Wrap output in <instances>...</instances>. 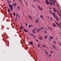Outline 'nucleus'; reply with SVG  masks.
<instances>
[{
    "label": "nucleus",
    "instance_id": "nucleus-1",
    "mask_svg": "<svg viewBox=\"0 0 61 61\" xmlns=\"http://www.w3.org/2000/svg\"><path fill=\"white\" fill-rule=\"evenodd\" d=\"M46 4L47 5H50V3L49 2V1H48L47 0H46Z\"/></svg>",
    "mask_w": 61,
    "mask_h": 61
},
{
    "label": "nucleus",
    "instance_id": "nucleus-2",
    "mask_svg": "<svg viewBox=\"0 0 61 61\" xmlns=\"http://www.w3.org/2000/svg\"><path fill=\"white\" fill-rule=\"evenodd\" d=\"M53 27H56V24H55V23H53Z\"/></svg>",
    "mask_w": 61,
    "mask_h": 61
},
{
    "label": "nucleus",
    "instance_id": "nucleus-3",
    "mask_svg": "<svg viewBox=\"0 0 61 61\" xmlns=\"http://www.w3.org/2000/svg\"><path fill=\"white\" fill-rule=\"evenodd\" d=\"M29 44H30V45H31L32 46L33 45V42H29Z\"/></svg>",
    "mask_w": 61,
    "mask_h": 61
},
{
    "label": "nucleus",
    "instance_id": "nucleus-4",
    "mask_svg": "<svg viewBox=\"0 0 61 61\" xmlns=\"http://www.w3.org/2000/svg\"><path fill=\"white\" fill-rule=\"evenodd\" d=\"M28 16L29 18L30 19V20H31L32 19V17L31 16L29 15Z\"/></svg>",
    "mask_w": 61,
    "mask_h": 61
},
{
    "label": "nucleus",
    "instance_id": "nucleus-5",
    "mask_svg": "<svg viewBox=\"0 0 61 61\" xmlns=\"http://www.w3.org/2000/svg\"><path fill=\"white\" fill-rule=\"evenodd\" d=\"M52 47H53V48H54V49H56V47H55V46H54V45H52Z\"/></svg>",
    "mask_w": 61,
    "mask_h": 61
},
{
    "label": "nucleus",
    "instance_id": "nucleus-6",
    "mask_svg": "<svg viewBox=\"0 0 61 61\" xmlns=\"http://www.w3.org/2000/svg\"><path fill=\"white\" fill-rule=\"evenodd\" d=\"M9 6L10 7V8L11 7H12L13 6H12V5H10V4H9Z\"/></svg>",
    "mask_w": 61,
    "mask_h": 61
},
{
    "label": "nucleus",
    "instance_id": "nucleus-7",
    "mask_svg": "<svg viewBox=\"0 0 61 61\" xmlns=\"http://www.w3.org/2000/svg\"><path fill=\"white\" fill-rule=\"evenodd\" d=\"M40 44H38L37 45V47L38 48L40 47Z\"/></svg>",
    "mask_w": 61,
    "mask_h": 61
},
{
    "label": "nucleus",
    "instance_id": "nucleus-8",
    "mask_svg": "<svg viewBox=\"0 0 61 61\" xmlns=\"http://www.w3.org/2000/svg\"><path fill=\"white\" fill-rule=\"evenodd\" d=\"M24 29H24V31H25V32H28V30H26L25 28H24Z\"/></svg>",
    "mask_w": 61,
    "mask_h": 61
},
{
    "label": "nucleus",
    "instance_id": "nucleus-9",
    "mask_svg": "<svg viewBox=\"0 0 61 61\" xmlns=\"http://www.w3.org/2000/svg\"><path fill=\"white\" fill-rule=\"evenodd\" d=\"M39 9H40V10H41V11H42L43 10V9H42V8H41V7H40L39 8Z\"/></svg>",
    "mask_w": 61,
    "mask_h": 61
},
{
    "label": "nucleus",
    "instance_id": "nucleus-10",
    "mask_svg": "<svg viewBox=\"0 0 61 61\" xmlns=\"http://www.w3.org/2000/svg\"><path fill=\"white\" fill-rule=\"evenodd\" d=\"M48 28H49V29H50V30L51 31V30H52V28H51V27H50V28L48 27Z\"/></svg>",
    "mask_w": 61,
    "mask_h": 61
},
{
    "label": "nucleus",
    "instance_id": "nucleus-11",
    "mask_svg": "<svg viewBox=\"0 0 61 61\" xmlns=\"http://www.w3.org/2000/svg\"><path fill=\"white\" fill-rule=\"evenodd\" d=\"M20 29H21V28L22 29H23V27H22V26L21 25L20 27Z\"/></svg>",
    "mask_w": 61,
    "mask_h": 61
},
{
    "label": "nucleus",
    "instance_id": "nucleus-12",
    "mask_svg": "<svg viewBox=\"0 0 61 61\" xmlns=\"http://www.w3.org/2000/svg\"><path fill=\"white\" fill-rule=\"evenodd\" d=\"M32 32L33 33H34V34H35V33H36V32H35V31L34 30H32Z\"/></svg>",
    "mask_w": 61,
    "mask_h": 61
},
{
    "label": "nucleus",
    "instance_id": "nucleus-13",
    "mask_svg": "<svg viewBox=\"0 0 61 61\" xmlns=\"http://www.w3.org/2000/svg\"><path fill=\"white\" fill-rule=\"evenodd\" d=\"M8 12H9V13H10V10L9 9H8Z\"/></svg>",
    "mask_w": 61,
    "mask_h": 61
},
{
    "label": "nucleus",
    "instance_id": "nucleus-14",
    "mask_svg": "<svg viewBox=\"0 0 61 61\" xmlns=\"http://www.w3.org/2000/svg\"><path fill=\"white\" fill-rule=\"evenodd\" d=\"M44 38H45V39H47V36L46 35L45 36Z\"/></svg>",
    "mask_w": 61,
    "mask_h": 61
},
{
    "label": "nucleus",
    "instance_id": "nucleus-15",
    "mask_svg": "<svg viewBox=\"0 0 61 61\" xmlns=\"http://www.w3.org/2000/svg\"><path fill=\"white\" fill-rule=\"evenodd\" d=\"M52 14L53 16H54L55 15V13L54 12H53L52 13Z\"/></svg>",
    "mask_w": 61,
    "mask_h": 61
},
{
    "label": "nucleus",
    "instance_id": "nucleus-16",
    "mask_svg": "<svg viewBox=\"0 0 61 61\" xmlns=\"http://www.w3.org/2000/svg\"><path fill=\"white\" fill-rule=\"evenodd\" d=\"M40 17H41V18H42V19H43V17L42 15H40Z\"/></svg>",
    "mask_w": 61,
    "mask_h": 61
},
{
    "label": "nucleus",
    "instance_id": "nucleus-17",
    "mask_svg": "<svg viewBox=\"0 0 61 61\" xmlns=\"http://www.w3.org/2000/svg\"><path fill=\"white\" fill-rule=\"evenodd\" d=\"M10 9L11 10H13V7L12 6L11 7H10Z\"/></svg>",
    "mask_w": 61,
    "mask_h": 61
},
{
    "label": "nucleus",
    "instance_id": "nucleus-18",
    "mask_svg": "<svg viewBox=\"0 0 61 61\" xmlns=\"http://www.w3.org/2000/svg\"><path fill=\"white\" fill-rule=\"evenodd\" d=\"M40 31H41V30L39 29H38V32H39Z\"/></svg>",
    "mask_w": 61,
    "mask_h": 61
},
{
    "label": "nucleus",
    "instance_id": "nucleus-19",
    "mask_svg": "<svg viewBox=\"0 0 61 61\" xmlns=\"http://www.w3.org/2000/svg\"><path fill=\"white\" fill-rule=\"evenodd\" d=\"M40 28L41 29V30H43V27H41V28Z\"/></svg>",
    "mask_w": 61,
    "mask_h": 61
},
{
    "label": "nucleus",
    "instance_id": "nucleus-20",
    "mask_svg": "<svg viewBox=\"0 0 61 61\" xmlns=\"http://www.w3.org/2000/svg\"><path fill=\"white\" fill-rule=\"evenodd\" d=\"M37 23H38V22H39V20L38 19H37Z\"/></svg>",
    "mask_w": 61,
    "mask_h": 61
},
{
    "label": "nucleus",
    "instance_id": "nucleus-21",
    "mask_svg": "<svg viewBox=\"0 0 61 61\" xmlns=\"http://www.w3.org/2000/svg\"><path fill=\"white\" fill-rule=\"evenodd\" d=\"M17 7L18 8V10H19V8H20V7L19 6H18Z\"/></svg>",
    "mask_w": 61,
    "mask_h": 61
},
{
    "label": "nucleus",
    "instance_id": "nucleus-22",
    "mask_svg": "<svg viewBox=\"0 0 61 61\" xmlns=\"http://www.w3.org/2000/svg\"><path fill=\"white\" fill-rule=\"evenodd\" d=\"M55 18H56V17H57V16L56 15H54V16H53Z\"/></svg>",
    "mask_w": 61,
    "mask_h": 61
},
{
    "label": "nucleus",
    "instance_id": "nucleus-23",
    "mask_svg": "<svg viewBox=\"0 0 61 61\" xmlns=\"http://www.w3.org/2000/svg\"><path fill=\"white\" fill-rule=\"evenodd\" d=\"M50 4L51 5H53V3H52L50 2Z\"/></svg>",
    "mask_w": 61,
    "mask_h": 61
},
{
    "label": "nucleus",
    "instance_id": "nucleus-24",
    "mask_svg": "<svg viewBox=\"0 0 61 61\" xmlns=\"http://www.w3.org/2000/svg\"><path fill=\"white\" fill-rule=\"evenodd\" d=\"M30 36H34V34H30Z\"/></svg>",
    "mask_w": 61,
    "mask_h": 61
},
{
    "label": "nucleus",
    "instance_id": "nucleus-25",
    "mask_svg": "<svg viewBox=\"0 0 61 61\" xmlns=\"http://www.w3.org/2000/svg\"><path fill=\"white\" fill-rule=\"evenodd\" d=\"M17 5V4L16 3H15V5H14V6H15L16 5Z\"/></svg>",
    "mask_w": 61,
    "mask_h": 61
},
{
    "label": "nucleus",
    "instance_id": "nucleus-26",
    "mask_svg": "<svg viewBox=\"0 0 61 61\" xmlns=\"http://www.w3.org/2000/svg\"><path fill=\"white\" fill-rule=\"evenodd\" d=\"M45 51L46 52V54L47 55V54H48V52H47L46 51V50Z\"/></svg>",
    "mask_w": 61,
    "mask_h": 61
},
{
    "label": "nucleus",
    "instance_id": "nucleus-27",
    "mask_svg": "<svg viewBox=\"0 0 61 61\" xmlns=\"http://www.w3.org/2000/svg\"><path fill=\"white\" fill-rule=\"evenodd\" d=\"M50 14H52V11L50 10Z\"/></svg>",
    "mask_w": 61,
    "mask_h": 61
},
{
    "label": "nucleus",
    "instance_id": "nucleus-28",
    "mask_svg": "<svg viewBox=\"0 0 61 61\" xmlns=\"http://www.w3.org/2000/svg\"><path fill=\"white\" fill-rule=\"evenodd\" d=\"M13 14L14 15H15V12H14V13H13Z\"/></svg>",
    "mask_w": 61,
    "mask_h": 61
},
{
    "label": "nucleus",
    "instance_id": "nucleus-29",
    "mask_svg": "<svg viewBox=\"0 0 61 61\" xmlns=\"http://www.w3.org/2000/svg\"><path fill=\"white\" fill-rule=\"evenodd\" d=\"M39 39H40V40H42V38L41 37L39 38Z\"/></svg>",
    "mask_w": 61,
    "mask_h": 61
},
{
    "label": "nucleus",
    "instance_id": "nucleus-30",
    "mask_svg": "<svg viewBox=\"0 0 61 61\" xmlns=\"http://www.w3.org/2000/svg\"><path fill=\"white\" fill-rule=\"evenodd\" d=\"M53 43H54L55 44H56V42L55 41H53Z\"/></svg>",
    "mask_w": 61,
    "mask_h": 61
},
{
    "label": "nucleus",
    "instance_id": "nucleus-31",
    "mask_svg": "<svg viewBox=\"0 0 61 61\" xmlns=\"http://www.w3.org/2000/svg\"><path fill=\"white\" fill-rule=\"evenodd\" d=\"M50 38L51 39H53V37H52L51 36Z\"/></svg>",
    "mask_w": 61,
    "mask_h": 61
},
{
    "label": "nucleus",
    "instance_id": "nucleus-32",
    "mask_svg": "<svg viewBox=\"0 0 61 61\" xmlns=\"http://www.w3.org/2000/svg\"><path fill=\"white\" fill-rule=\"evenodd\" d=\"M7 2L8 3V4H9V0H7Z\"/></svg>",
    "mask_w": 61,
    "mask_h": 61
},
{
    "label": "nucleus",
    "instance_id": "nucleus-33",
    "mask_svg": "<svg viewBox=\"0 0 61 61\" xmlns=\"http://www.w3.org/2000/svg\"><path fill=\"white\" fill-rule=\"evenodd\" d=\"M53 5H54L55 4V1H54L53 2Z\"/></svg>",
    "mask_w": 61,
    "mask_h": 61
},
{
    "label": "nucleus",
    "instance_id": "nucleus-34",
    "mask_svg": "<svg viewBox=\"0 0 61 61\" xmlns=\"http://www.w3.org/2000/svg\"><path fill=\"white\" fill-rule=\"evenodd\" d=\"M29 28H31V26L30 25H29Z\"/></svg>",
    "mask_w": 61,
    "mask_h": 61
},
{
    "label": "nucleus",
    "instance_id": "nucleus-35",
    "mask_svg": "<svg viewBox=\"0 0 61 61\" xmlns=\"http://www.w3.org/2000/svg\"><path fill=\"white\" fill-rule=\"evenodd\" d=\"M43 47H44L45 48V47H46V46H45V45H43Z\"/></svg>",
    "mask_w": 61,
    "mask_h": 61
},
{
    "label": "nucleus",
    "instance_id": "nucleus-36",
    "mask_svg": "<svg viewBox=\"0 0 61 61\" xmlns=\"http://www.w3.org/2000/svg\"><path fill=\"white\" fill-rule=\"evenodd\" d=\"M12 14H10V16H11V17H12V18H13V17H12Z\"/></svg>",
    "mask_w": 61,
    "mask_h": 61
},
{
    "label": "nucleus",
    "instance_id": "nucleus-37",
    "mask_svg": "<svg viewBox=\"0 0 61 61\" xmlns=\"http://www.w3.org/2000/svg\"><path fill=\"white\" fill-rule=\"evenodd\" d=\"M52 52H53V51H50V53H52Z\"/></svg>",
    "mask_w": 61,
    "mask_h": 61
},
{
    "label": "nucleus",
    "instance_id": "nucleus-38",
    "mask_svg": "<svg viewBox=\"0 0 61 61\" xmlns=\"http://www.w3.org/2000/svg\"><path fill=\"white\" fill-rule=\"evenodd\" d=\"M15 22H16L17 21V20H16V18H15Z\"/></svg>",
    "mask_w": 61,
    "mask_h": 61
},
{
    "label": "nucleus",
    "instance_id": "nucleus-39",
    "mask_svg": "<svg viewBox=\"0 0 61 61\" xmlns=\"http://www.w3.org/2000/svg\"><path fill=\"white\" fill-rule=\"evenodd\" d=\"M50 1L52 3H53V2L52 1V0H50Z\"/></svg>",
    "mask_w": 61,
    "mask_h": 61
},
{
    "label": "nucleus",
    "instance_id": "nucleus-40",
    "mask_svg": "<svg viewBox=\"0 0 61 61\" xmlns=\"http://www.w3.org/2000/svg\"><path fill=\"white\" fill-rule=\"evenodd\" d=\"M56 19H57V21H58V18H56Z\"/></svg>",
    "mask_w": 61,
    "mask_h": 61
},
{
    "label": "nucleus",
    "instance_id": "nucleus-41",
    "mask_svg": "<svg viewBox=\"0 0 61 61\" xmlns=\"http://www.w3.org/2000/svg\"><path fill=\"white\" fill-rule=\"evenodd\" d=\"M26 5H28V3H27V2H26Z\"/></svg>",
    "mask_w": 61,
    "mask_h": 61
},
{
    "label": "nucleus",
    "instance_id": "nucleus-42",
    "mask_svg": "<svg viewBox=\"0 0 61 61\" xmlns=\"http://www.w3.org/2000/svg\"><path fill=\"white\" fill-rule=\"evenodd\" d=\"M57 25V26H59V27H60V26H59V25H58V24Z\"/></svg>",
    "mask_w": 61,
    "mask_h": 61
},
{
    "label": "nucleus",
    "instance_id": "nucleus-43",
    "mask_svg": "<svg viewBox=\"0 0 61 61\" xmlns=\"http://www.w3.org/2000/svg\"><path fill=\"white\" fill-rule=\"evenodd\" d=\"M33 37H34V38H35V37H36V36L33 35Z\"/></svg>",
    "mask_w": 61,
    "mask_h": 61
},
{
    "label": "nucleus",
    "instance_id": "nucleus-44",
    "mask_svg": "<svg viewBox=\"0 0 61 61\" xmlns=\"http://www.w3.org/2000/svg\"><path fill=\"white\" fill-rule=\"evenodd\" d=\"M26 25L27 26V24L26 23Z\"/></svg>",
    "mask_w": 61,
    "mask_h": 61
},
{
    "label": "nucleus",
    "instance_id": "nucleus-45",
    "mask_svg": "<svg viewBox=\"0 0 61 61\" xmlns=\"http://www.w3.org/2000/svg\"><path fill=\"white\" fill-rule=\"evenodd\" d=\"M49 56H50V57H51V55L50 54L49 55Z\"/></svg>",
    "mask_w": 61,
    "mask_h": 61
},
{
    "label": "nucleus",
    "instance_id": "nucleus-46",
    "mask_svg": "<svg viewBox=\"0 0 61 61\" xmlns=\"http://www.w3.org/2000/svg\"><path fill=\"white\" fill-rule=\"evenodd\" d=\"M49 40H50V41H51V39H50V38H49Z\"/></svg>",
    "mask_w": 61,
    "mask_h": 61
},
{
    "label": "nucleus",
    "instance_id": "nucleus-47",
    "mask_svg": "<svg viewBox=\"0 0 61 61\" xmlns=\"http://www.w3.org/2000/svg\"><path fill=\"white\" fill-rule=\"evenodd\" d=\"M40 7V6H37V7H38L39 8Z\"/></svg>",
    "mask_w": 61,
    "mask_h": 61
},
{
    "label": "nucleus",
    "instance_id": "nucleus-48",
    "mask_svg": "<svg viewBox=\"0 0 61 61\" xmlns=\"http://www.w3.org/2000/svg\"><path fill=\"white\" fill-rule=\"evenodd\" d=\"M20 1H21V2H22L23 1L22 0H20Z\"/></svg>",
    "mask_w": 61,
    "mask_h": 61
},
{
    "label": "nucleus",
    "instance_id": "nucleus-49",
    "mask_svg": "<svg viewBox=\"0 0 61 61\" xmlns=\"http://www.w3.org/2000/svg\"><path fill=\"white\" fill-rule=\"evenodd\" d=\"M15 4V3H14V4H13L12 5V6H13V5H14V4Z\"/></svg>",
    "mask_w": 61,
    "mask_h": 61
},
{
    "label": "nucleus",
    "instance_id": "nucleus-50",
    "mask_svg": "<svg viewBox=\"0 0 61 61\" xmlns=\"http://www.w3.org/2000/svg\"><path fill=\"white\" fill-rule=\"evenodd\" d=\"M51 21H52V18H51Z\"/></svg>",
    "mask_w": 61,
    "mask_h": 61
},
{
    "label": "nucleus",
    "instance_id": "nucleus-51",
    "mask_svg": "<svg viewBox=\"0 0 61 61\" xmlns=\"http://www.w3.org/2000/svg\"><path fill=\"white\" fill-rule=\"evenodd\" d=\"M44 33H46V31H44Z\"/></svg>",
    "mask_w": 61,
    "mask_h": 61
},
{
    "label": "nucleus",
    "instance_id": "nucleus-52",
    "mask_svg": "<svg viewBox=\"0 0 61 61\" xmlns=\"http://www.w3.org/2000/svg\"><path fill=\"white\" fill-rule=\"evenodd\" d=\"M53 10H54V11H55V10H55V9L54 8H53Z\"/></svg>",
    "mask_w": 61,
    "mask_h": 61
},
{
    "label": "nucleus",
    "instance_id": "nucleus-53",
    "mask_svg": "<svg viewBox=\"0 0 61 61\" xmlns=\"http://www.w3.org/2000/svg\"><path fill=\"white\" fill-rule=\"evenodd\" d=\"M32 6L33 8H35V7H34V6H33V5H32Z\"/></svg>",
    "mask_w": 61,
    "mask_h": 61
},
{
    "label": "nucleus",
    "instance_id": "nucleus-54",
    "mask_svg": "<svg viewBox=\"0 0 61 61\" xmlns=\"http://www.w3.org/2000/svg\"><path fill=\"white\" fill-rule=\"evenodd\" d=\"M36 41H37V42H38V40H36Z\"/></svg>",
    "mask_w": 61,
    "mask_h": 61
},
{
    "label": "nucleus",
    "instance_id": "nucleus-55",
    "mask_svg": "<svg viewBox=\"0 0 61 61\" xmlns=\"http://www.w3.org/2000/svg\"><path fill=\"white\" fill-rule=\"evenodd\" d=\"M57 13L59 15H60V14H59V12H57Z\"/></svg>",
    "mask_w": 61,
    "mask_h": 61
},
{
    "label": "nucleus",
    "instance_id": "nucleus-56",
    "mask_svg": "<svg viewBox=\"0 0 61 61\" xmlns=\"http://www.w3.org/2000/svg\"><path fill=\"white\" fill-rule=\"evenodd\" d=\"M17 15L18 16V17H19V15L17 14Z\"/></svg>",
    "mask_w": 61,
    "mask_h": 61
},
{
    "label": "nucleus",
    "instance_id": "nucleus-57",
    "mask_svg": "<svg viewBox=\"0 0 61 61\" xmlns=\"http://www.w3.org/2000/svg\"><path fill=\"white\" fill-rule=\"evenodd\" d=\"M33 31H36L35 29H33Z\"/></svg>",
    "mask_w": 61,
    "mask_h": 61
},
{
    "label": "nucleus",
    "instance_id": "nucleus-58",
    "mask_svg": "<svg viewBox=\"0 0 61 61\" xmlns=\"http://www.w3.org/2000/svg\"><path fill=\"white\" fill-rule=\"evenodd\" d=\"M35 22H36L37 23V20H35Z\"/></svg>",
    "mask_w": 61,
    "mask_h": 61
},
{
    "label": "nucleus",
    "instance_id": "nucleus-59",
    "mask_svg": "<svg viewBox=\"0 0 61 61\" xmlns=\"http://www.w3.org/2000/svg\"><path fill=\"white\" fill-rule=\"evenodd\" d=\"M48 19H49V16H48Z\"/></svg>",
    "mask_w": 61,
    "mask_h": 61
},
{
    "label": "nucleus",
    "instance_id": "nucleus-60",
    "mask_svg": "<svg viewBox=\"0 0 61 61\" xmlns=\"http://www.w3.org/2000/svg\"><path fill=\"white\" fill-rule=\"evenodd\" d=\"M57 13H58V10H57Z\"/></svg>",
    "mask_w": 61,
    "mask_h": 61
},
{
    "label": "nucleus",
    "instance_id": "nucleus-61",
    "mask_svg": "<svg viewBox=\"0 0 61 61\" xmlns=\"http://www.w3.org/2000/svg\"><path fill=\"white\" fill-rule=\"evenodd\" d=\"M16 19H17V15H16Z\"/></svg>",
    "mask_w": 61,
    "mask_h": 61
},
{
    "label": "nucleus",
    "instance_id": "nucleus-62",
    "mask_svg": "<svg viewBox=\"0 0 61 61\" xmlns=\"http://www.w3.org/2000/svg\"><path fill=\"white\" fill-rule=\"evenodd\" d=\"M34 2H36V0H34Z\"/></svg>",
    "mask_w": 61,
    "mask_h": 61
},
{
    "label": "nucleus",
    "instance_id": "nucleus-63",
    "mask_svg": "<svg viewBox=\"0 0 61 61\" xmlns=\"http://www.w3.org/2000/svg\"><path fill=\"white\" fill-rule=\"evenodd\" d=\"M54 11L55 12H56V10H54Z\"/></svg>",
    "mask_w": 61,
    "mask_h": 61
},
{
    "label": "nucleus",
    "instance_id": "nucleus-64",
    "mask_svg": "<svg viewBox=\"0 0 61 61\" xmlns=\"http://www.w3.org/2000/svg\"><path fill=\"white\" fill-rule=\"evenodd\" d=\"M56 25H57L58 24H57V23H56Z\"/></svg>",
    "mask_w": 61,
    "mask_h": 61
}]
</instances>
